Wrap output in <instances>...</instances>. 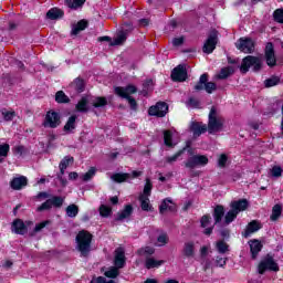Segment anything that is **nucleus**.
I'll list each match as a JSON object with an SVG mask.
<instances>
[{
    "mask_svg": "<svg viewBox=\"0 0 283 283\" xmlns=\"http://www.w3.org/2000/svg\"><path fill=\"white\" fill-rule=\"evenodd\" d=\"M71 87L81 94V92H85V81L81 77H77L73 81V83H71Z\"/></svg>",
    "mask_w": 283,
    "mask_h": 283,
    "instance_id": "31",
    "label": "nucleus"
},
{
    "mask_svg": "<svg viewBox=\"0 0 283 283\" xmlns=\"http://www.w3.org/2000/svg\"><path fill=\"white\" fill-rule=\"evenodd\" d=\"M216 264L217 266H224L227 264V259L222 256H217Z\"/></svg>",
    "mask_w": 283,
    "mask_h": 283,
    "instance_id": "64",
    "label": "nucleus"
},
{
    "mask_svg": "<svg viewBox=\"0 0 283 283\" xmlns=\"http://www.w3.org/2000/svg\"><path fill=\"white\" fill-rule=\"evenodd\" d=\"M271 174H272V177L273 178H280L282 176V167L280 166H274L272 169H271Z\"/></svg>",
    "mask_w": 283,
    "mask_h": 283,
    "instance_id": "56",
    "label": "nucleus"
},
{
    "mask_svg": "<svg viewBox=\"0 0 283 283\" xmlns=\"http://www.w3.org/2000/svg\"><path fill=\"white\" fill-rule=\"evenodd\" d=\"M157 241L159 242V247H165V244H167V243L169 242V237H167L166 233L160 234V235L157 238Z\"/></svg>",
    "mask_w": 283,
    "mask_h": 283,
    "instance_id": "58",
    "label": "nucleus"
},
{
    "mask_svg": "<svg viewBox=\"0 0 283 283\" xmlns=\"http://www.w3.org/2000/svg\"><path fill=\"white\" fill-rule=\"evenodd\" d=\"M74 129H76V115L69 117L66 124L64 125V132H66V134H72Z\"/></svg>",
    "mask_w": 283,
    "mask_h": 283,
    "instance_id": "30",
    "label": "nucleus"
},
{
    "mask_svg": "<svg viewBox=\"0 0 283 283\" xmlns=\"http://www.w3.org/2000/svg\"><path fill=\"white\" fill-rule=\"evenodd\" d=\"M92 233L86 230H82L76 235L77 251H80L83 258H87L90 255V251H92Z\"/></svg>",
    "mask_w": 283,
    "mask_h": 283,
    "instance_id": "1",
    "label": "nucleus"
},
{
    "mask_svg": "<svg viewBox=\"0 0 283 283\" xmlns=\"http://www.w3.org/2000/svg\"><path fill=\"white\" fill-rule=\"evenodd\" d=\"M224 125V118L218 114V109L212 106L209 113L208 120V132L209 134H218V132H222V127Z\"/></svg>",
    "mask_w": 283,
    "mask_h": 283,
    "instance_id": "2",
    "label": "nucleus"
},
{
    "mask_svg": "<svg viewBox=\"0 0 283 283\" xmlns=\"http://www.w3.org/2000/svg\"><path fill=\"white\" fill-rule=\"evenodd\" d=\"M55 101L60 104L70 103V97L65 95V92L57 91L55 94Z\"/></svg>",
    "mask_w": 283,
    "mask_h": 283,
    "instance_id": "40",
    "label": "nucleus"
},
{
    "mask_svg": "<svg viewBox=\"0 0 283 283\" xmlns=\"http://www.w3.org/2000/svg\"><path fill=\"white\" fill-rule=\"evenodd\" d=\"M120 268H116V266H111L105 273L104 275L106 277H111L112 280L116 279L118 275H120Z\"/></svg>",
    "mask_w": 283,
    "mask_h": 283,
    "instance_id": "37",
    "label": "nucleus"
},
{
    "mask_svg": "<svg viewBox=\"0 0 283 283\" xmlns=\"http://www.w3.org/2000/svg\"><path fill=\"white\" fill-rule=\"evenodd\" d=\"M128 178H132V175L127 172H117L112 176V180H114V182H125V180H128Z\"/></svg>",
    "mask_w": 283,
    "mask_h": 283,
    "instance_id": "36",
    "label": "nucleus"
},
{
    "mask_svg": "<svg viewBox=\"0 0 283 283\" xmlns=\"http://www.w3.org/2000/svg\"><path fill=\"white\" fill-rule=\"evenodd\" d=\"M138 255H154L156 253V250L151 247H145L137 251Z\"/></svg>",
    "mask_w": 283,
    "mask_h": 283,
    "instance_id": "47",
    "label": "nucleus"
},
{
    "mask_svg": "<svg viewBox=\"0 0 283 283\" xmlns=\"http://www.w3.org/2000/svg\"><path fill=\"white\" fill-rule=\"evenodd\" d=\"M253 70V72H260L262 70V57L248 55L242 60L240 72L241 74H247L249 70Z\"/></svg>",
    "mask_w": 283,
    "mask_h": 283,
    "instance_id": "4",
    "label": "nucleus"
},
{
    "mask_svg": "<svg viewBox=\"0 0 283 283\" xmlns=\"http://www.w3.org/2000/svg\"><path fill=\"white\" fill-rule=\"evenodd\" d=\"M127 29H124L117 33V36L114 39V41L111 42V45H123L127 41Z\"/></svg>",
    "mask_w": 283,
    "mask_h": 283,
    "instance_id": "26",
    "label": "nucleus"
},
{
    "mask_svg": "<svg viewBox=\"0 0 283 283\" xmlns=\"http://www.w3.org/2000/svg\"><path fill=\"white\" fill-rule=\"evenodd\" d=\"M9 151H10V145L8 144L0 145V158L8 157Z\"/></svg>",
    "mask_w": 283,
    "mask_h": 283,
    "instance_id": "55",
    "label": "nucleus"
},
{
    "mask_svg": "<svg viewBox=\"0 0 283 283\" xmlns=\"http://www.w3.org/2000/svg\"><path fill=\"white\" fill-rule=\"evenodd\" d=\"M208 81H209V74L203 73L200 76L197 85H195L196 92H200V91L205 90L207 92V94H213V92H216L218 90V85H216V83H213V82H208Z\"/></svg>",
    "mask_w": 283,
    "mask_h": 283,
    "instance_id": "5",
    "label": "nucleus"
},
{
    "mask_svg": "<svg viewBox=\"0 0 283 283\" xmlns=\"http://www.w3.org/2000/svg\"><path fill=\"white\" fill-rule=\"evenodd\" d=\"M66 216H69V218H76V216H78V206L76 205L67 206Z\"/></svg>",
    "mask_w": 283,
    "mask_h": 283,
    "instance_id": "42",
    "label": "nucleus"
},
{
    "mask_svg": "<svg viewBox=\"0 0 283 283\" xmlns=\"http://www.w3.org/2000/svg\"><path fill=\"white\" fill-rule=\"evenodd\" d=\"M132 213H134V208L132 205H127L120 212L117 213L116 220L118 222H123V220H127Z\"/></svg>",
    "mask_w": 283,
    "mask_h": 283,
    "instance_id": "23",
    "label": "nucleus"
},
{
    "mask_svg": "<svg viewBox=\"0 0 283 283\" xmlns=\"http://www.w3.org/2000/svg\"><path fill=\"white\" fill-rule=\"evenodd\" d=\"M231 210L240 213V211H247V209L249 208V201H247V199H240L238 201H232L230 203Z\"/></svg>",
    "mask_w": 283,
    "mask_h": 283,
    "instance_id": "18",
    "label": "nucleus"
},
{
    "mask_svg": "<svg viewBox=\"0 0 283 283\" xmlns=\"http://www.w3.org/2000/svg\"><path fill=\"white\" fill-rule=\"evenodd\" d=\"M10 187L14 189V191H19L23 189V187H28V178L23 176L15 177L11 180Z\"/></svg>",
    "mask_w": 283,
    "mask_h": 283,
    "instance_id": "17",
    "label": "nucleus"
},
{
    "mask_svg": "<svg viewBox=\"0 0 283 283\" xmlns=\"http://www.w3.org/2000/svg\"><path fill=\"white\" fill-rule=\"evenodd\" d=\"M235 45L244 54H251L255 51V42L251 38H240Z\"/></svg>",
    "mask_w": 283,
    "mask_h": 283,
    "instance_id": "9",
    "label": "nucleus"
},
{
    "mask_svg": "<svg viewBox=\"0 0 283 283\" xmlns=\"http://www.w3.org/2000/svg\"><path fill=\"white\" fill-rule=\"evenodd\" d=\"M265 61L269 67H275L277 65V60L275 57V50L273 49V43L269 42L265 46Z\"/></svg>",
    "mask_w": 283,
    "mask_h": 283,
    "instance_id": "14",
    "label": "nucleus"
},
{
    "mask_svg": "<svg viewBox=\"0 0 283 283\" xmlns=\"http://www.w3.org/2000/svg\"><path fill=\"white\" fill-rule=\"evenodd\" d=\"M139 202L143 211H151V203H149V197L140 195Z\"/></svg>",
    "mask_w": 283,
    "mask_h": 283,
    "instance_id": "33",
    "label": "nucleus"
},
{
    "mask_svg": "<svg viewBox=\"0 0 283 283\" xmlns=\"http://www.w3.org/2000/svg\"><path fill=\"white\" fill-rule=\"evenodd\" d=\"M85 3V0H66L67 8H72L76 10V8H81Z\"/></svg>",
    "mask_w": 283,
    "mask_h": 283,
    "instance_id": "45",
    "label": "nucleus"
},
{
    "mask_svg": "<svg viewBox=\"0 0 283 283\" xmlns=\"http://www.w3.org/2000/svg\"><path fill=\"white\" fill-rule=\"evenodd\" d=\"M260 229H262V227L260 226V222L253 220L248 224L245 231L243 232V237L249 238L251 233H255V231H260Z\"/></svg>",
    "mask_w": 283,
    "mask_h": 283,
    "instance_id": "24",
    "label": "nucleus"
},
{
    "mask_svg": "<svg viewBox=\"0 0 283 283\" xmlns=\"http://www.w3.org/2000/svg\"><path fill=\"white\" fill-rule=\"evenodd\" d=\"M188 107H198L200 102L193 97H190L187 102Z\"/></svg>",
    "mask_w": 283,
    "mask_h": 283,
    "instance_id": "62",
    "label": "nucleus"
},
{
    "mask_svg": "<svg viewBox=\"0 0 283 283\" xmlns=\"http://www.w3.org/2000/svg\"><path fill=\"white\" fill-rule=\"evenodd\" d=\"M280 84V77H271L265 80L264 85L265 87H275V85Z\"/></svg>",
    "mask_w": 283,
    "mask_h": 283,
    "instance_id": "53",
    "label": "nucleus"
},
{
    "mask_svg": "<svg viewBox=\"0 0 283 283\" xmlns=\"http://www.w3.org/2000/svg\"><path fill=\"white\" fill-rule=\"evenodd\" d=\"M280 216H282V206L281 205H275L272 208V214L270 217V220H272V222H275L276 220L280 219Z\"/></svg>",
    "mask_w": 283,
    "mask_h": 283,
    "instance_id": "35",
    "label": "nucleus"
},
{
    "mask_svg": "<svg viewBox=\"0 0 283 283\" xmlns=\"http://www.w3.org/2000/svg\"><path fill=\"white\" fill-rule=\"evenodd\" d=\"M153 185H151V180L146 179V185L144 187V192L142 193V196H147V198H149V196H151V189H153Z\"/></svg>",
    "mask_w": 283,
    "mask_h": 283,
    "instance_id": "52",
    "label": "nucleus"
},
{
    "mask_svg": "<svg viewBox=\"0 0 283 283\" xmlns=\"http://www.w3.org/2000/svg\"><path fill=\"white\" fill-rule=\"evenodd\" d=\"M85 28H87V21L86 20H81L75 25H73L71 34L73 36H76L78 34H81V32H83V30H85Z\"/></svg>",
    "mask_w": 283,
    "mask_h": 283,
    "instance_id": "28",
    "label": "nucleus"
},
{
    "mask_svg": "<svg viewBox=\"0 0 283 283\" xmlns=\"http://www.w3.org/2000/svg\"><path fill=\"white\" fill-rule=\"evenodd\" d=\"M94 176H96V168L92 167L86 174L82 176V179L84 180V182H88V180L94 178Z\"/></svg>",
    "mask_w": 283,
    "mask_h": 283,
    "instance_id": "50",
    "label": "nucleus"
},
{
    "mask_svg": "<svg viewBox=\"0 0 283 283\" xmlns=\"http://www.w3.org/2000/svg\"><path fill=\"white\" fill-rule=\"evenodd\" d=\"M99 214L102 216V218H107L112 214V208L105 206V205H102L99 207Z\"/></svg>",
    "mask_w": 283,
    "mask_h": 283,
    "instance_id": "51",
    "label": "nucleus"
},
{
    "mask_svg": "<svg viewBox=\"0 0 283 283\" xmlns=\"http://www.w3.org/2000/svg\"><path fill=\"white\" fill-rule=\"evenodd\" d=\"M190 130L193 134V138H198L207 132V125L200 123H192L190 126Z\"/></svg>",
    "mask_w": 283,
    "mask_h": 283,
    "instance_id": "20",
    "label": "nucleus"
},
{
    "mask_svg": "<svg viewBox=\"0 0 283 283\" xmlns=\"http://www.w3.org/2000/svg\"><path fill=\"white\" fill-rule=\"evenodd\" d=\"M185 43V38H175L172 40V45H175V48H179V45H182Z\"/></svg>",
    "mask_w": 283,
    "mask_h": 283,
    "instance_id": "63",
    "label": "nucleus"
},
{
    "mask_svg": "<svg viewBox=\"0 0 283 283\" xmlns=\"http://www.w3.org/2000/svg\"><path fill=\"white\" fill-rule=\"evenodd\" d=\"M171 78L177 83L187 81V69L185 65L179 64L177 67H175L171 72Z\"/></svg>",
    "mask_w": 283,
    "mask_h": 283,
    "instance_id": "13",
    "label": "nucleus"
},
{
    "mask_svg": "<svg viewBox=\"0 0 283 283\" xmlns=\"http://www.w3.org/2000/svg\"><path fill=\"white\" fill-rule=\"evenodd\" d=\"M171 140H172L171 130H164V143L166 147H174V144L171 143Z\"/></svg>",
    "mask_w": 283,
    "mask_h": 283,
    "instance_id": "46",
    "label": "nucleus"
},
{
    "mask_svg": "<svg viewBox=\"0 0 283 283\" xmlns=\"http://www.w3.org/2000/svg\"><path fill=\"white\" fill-rule=\"evenodd\" d=\"M87 103H90L87 97H82L81 101L76 104L75 109H77V112L85 114L90 109L87 108Z\"/></svg>",
    "mask_w": 283,
    "mask_h": 283,
    "instance_id": "34",
    "label": "nucleus"
},
{
    "mask_svg": "<svg viewBox=\"0 0 283 283\" xmlns=\"http://www.w3.org/2000/svg\"><path fill=\"white\" fill-rule=\"evenodd\" d=\"M46 224H50V221H42L41 223H38L35 226V228L33 229V232L31 233V237L36 235V233H39L40 231H43V229H45Z\"/></svg>",
    "mask_w": 283,
    "mask_h": 283,
    "instance_id": "48",
    "label": "nucleus"
},
{
    "mask_svg": "<svg viewBox=\"0 0 283 283\" xmlns=\"http://www.w3.org/2000/svg\"><path fill=\"white\" fill-rule=\"evenodd\" d=\"M181 254L188 260H191V258H196V243H193V241L186 242L181 250Z\"/></svg>",
    "mask_w": 283,
    "mask_h": 283,
    "instance_id": "15",
    "label": "nucleus"
},
{
    "mask_svg": "<svg viewBox=\"0 0 283 283\" xmlns=\"http://www.w3.org/2000/svg\"><path fill=\"white\" fill-rule=\"evenodd\" d=\"M216 45H218V31L213 30L203 44L202 50L205 54H211L216 50Z\"/></svg>",
    "mask_w": 283,
    "mask_h": 283,
    "instance_id": "10",
    "label": "nucleus"
},
{
    "mask_svg": "<svg viewBox=\"0 0 283 283\" xmlns=\"http://www.w3.org/2000/svg\"><path fill=\"white\" fill-rule=\"evenodd\" d=\"M64 14L65 13L63 12V10L59 8H52L46 12V19H50V21H56L59 19H63Z\"/></svg>",
    "mask_w": 283,
    "mask_h": 283,
    "instance_id": "22",
    "label": "nucleus"
},
{
    "mask_svg": "<svg viewBox=\"0 0 283 283\" xmlns=\"http://www.w3.org/2000/svg\"><path fill=\"white\" fill-rule=\"evenodd\" d=\"M169 112V105L165 102H157L156 105H153L148 109L149 116H156L157 118H165Z\"/></svg>",
    "mask_w": 283,
    "mask_h": 283,
    "instance_id": "8",
    "label": "nucleus"
},
{
    "mask_svg": "<svg viewBox=\"0 0 283 283\" xmlns=\"http://www.w3.org/2000/svg\"><path fill=\"white\" fill-rule=\"evenodd\" d=\"M175 210H176V203L169 198L164 199L161 205L159 206L160 213H165V211H175Z\"/></svg>",
    "mask_w": 283,
    "mask_h": 283,
    "instance_id": "21",
    "label": "nucleus"
},
{
    "mask_svg": "<svg viewBox=\"0 0 283 283\" xmlns=\"http://www.w3.org/2000/svg\"><path fill=\"white\" fill-rule=\"evenodd\" d=\"M125 262H126V259H125V249H123V248H117V249L115 250L114 265H115L117 269H124V268H125Z\"/></svg>",
    "mask_w": 283,
    "mask_h": 283,
    "instance_id": "16",
    "label": "nucleus"
},
{
    "mask_svg": "<svg viewBox=\"0 0 283 283\" xmlns=\"http://www.w3.org/2000/svg\"><path fill=\"white\" fill-rule=\"evenodd\" d=\"M74 163V157L65 156L59 165L60 174H65V169H67L69 165H72Z\"/></svg>",
    "mask_w": 283,
    "mask_h": 283,
    "instance_id": "32",
    "label": "nucleus"
},
{
    "mask_svg": "<svg viewBox=\"0 0 283 283\" xmlns=\"http://www.w3.org/2000/svg\"><path fill=\"white\" fill-rule=\"evenodd\" d=\"M1 115L3 117V120H6L8 123V122L14 119V116H17V113L14 111H8V109L3 108L1 111Z\"/></svg>",
    "mask_w": 283,
    "mask_h": 283,
    "instance_id": "41",
    "label": "nucleus"
},
{
    "mask_svg": "<svg viewBox=\"0 0 283 283\" xmlns=\"http://www.w3.org/2000/svg\"><path fill=\"white\" fill-rule=\"evenodd\" d=\"M90 283H116L114 280L107 281L103 276L94 277Z\"/></svg>",
    "mask_w": 283,
    "mask_h": 283,
    "instance_id": "60",
    "label": "nucleus"
},
{
    "mask_svg": "<svg viewBox=\"0 0 283 283\" xmlns=\"http://www.w3.org/2000/svg\"><path fill=\"white\" fill-rule=\"evenodd\" d=\"M51 201V206L55 207V209H61L63 207V202L65 199L63 197L54 196L53 198L49 199Z\"/></svg>",
    "mask_w": 283,
    "mask_h": 283,
    "instance_id": "39",
    "label": "nucleus"
},
{
    "mask_svg": "<svg viewBox=\"0 0 283 283\" xmlns=\"http://www.w3.org/2000/svg\"><path fill=\"white\" fill-rule=\"evenodd\" d=\"M249 245H250V252L252 255V260H256L258 259V254L260 253V251H262V242H260L259 240H251L249 241Z\"/></svg>",
    "mask_w": 283,
    "mask_h": 283,
    "instance_id": "19",
    "label": "nucleus"
},
{
    "mask_svg": "<svg viewBox=\"0 0 283 283\" xmlns=\"http://www.w3.org/2000/svg\"><path fill=\"white\" fill-rule=\"evenodd\" d=\"M228 160H229V157H227V155H224V154L220 155V157L218 159L219 167H227Z\"/></svg>",
    "mask_w": 283,
    "mask_h": 283,
    "instance_id": "61",
    "label": "nucleus"
},
{
    "mask_svg": "<svg viewBox=\"0 0 283 283\" xmlns=\"http://www.w3.org/2000/svg\"><path fill=\"white\" fill-rule=\"evenodd\" d=\"M30 224H32V221L23 222V220L21 219H15L11 224V231L17 235H25V233H28V227H30Z\"/></svg>",
    "mask_w": 283,
    "mask_h": 283,
    "instance_id": "11",
    "label": "nucleus"
},
{
    "mask_svg": "<svg viewBox=\"0 0 283 283\" xmlns=\"http://www.w3.org/2000/svg\"><path fill=\"white\" fill-rule=\"evenodd\" d=\"M92 105L93 107H105V105H107V98L105 97H95L93 101H92Z\"/></svg>",
    "mask_w": 283,
    "mask_h": 283,
    "instance_id": "43",
    "label": "nucleus"
},
{
    "mask_svg": "<svg viewBox=\"0 0 283 283\" xmlns=\"http://www.w3.org/2000/svg\"><path fill=\"white\" fill-rule=\"evenodd\" d=\"M209 158L205 155H195L192 157H189L188 160L185 163V167L187 169H196L198 165L205 166L208 165Z\"/></svg>",
    "mask_w": 283,
    "mask_h": 283,
    "instance_id": "12",
    "label": "nucleus"
},
{
    "mask_svg": "<svg viewBox=\"0 0 283 283\" xmlns=\"http://www.w3.org/2000/svg\"><path fill=\"white\" fill-rule=\"evenodd\" d=\"M200 222H201V227H202L203 229L207 228V227H209V224H210V222H211V216L206 214V216L201 217Z\"/></svg>",
    "mask_w": 283,
    "mask_h": 283,
    "instance_id": "59",
    "label": "nucleus"
},
{
    "mask_svg": "<svg viewBox=\"0 0 283 283\" xmlns=\"http://www.w3.org/2000/svg\"><path fill=\"white\" fill-rule=\"evenodd\" d=\"M212 216L214 219V224H220V222H222V218H224V207L217 206L213 210Z\"/></svg>",
    "mask_w": 283,
    "mask_h": 283,
    "instance_id": "27",
    "label": "nucleus"
},
{
    "mask_svg": "<svg viewBox=\"0 0 283 283\" xmlns=\"http://www.w3.org/2000/svg\"><path fill=\"white\" fill-rule=\"evenodd\" d=\"M136 92H138V88L133 84H129L125 87L123 86L115 87V94L120 98H126L128 101L130 109H136L138 107L136 99L132 97V94H136Z\"/></svg>",
    "mask_w": 283,
    "mask_h": 283,
    "instance_id": "3",
    "label": "nucleus"
},
{
    "mask_svg": "<svg viewBox=\"0 0 283 283\" xmlns=\"http://www.w3.org/2000/svg\"><path fill=\"white\" fill-rule=\"evenodd\" d=\"M238 218V212L232 210V208L226 213L224 224H231L233 220Z\"/></svg>",
    "mask_w": 283,
    "mask_h": 283,
    "instance_id": "38",
    "label": "nucleus"
},
{
    "mask_svg": "<svg viewBox=\"0 0 283 283\" xmlns=\"http://www.w3.org/2000/svg\"><path fill=\"white\" fill-rule=\"evenodd\" d=\"M273 19L276 23H282L283 24V8L276 9L273 12Z\"/></svg>",
    "mask_w": 283,
    "mask_h": 283,
    "instance_id": "49",
    "label": "nucleus"
},
{
    "mask_svg": "<svg viewBox=\"0 0 283 283\" xmlns=\"http://www.w3.org/2000/svg\"><path fill=\"white\" fill-rule=\"evenodd\" d=\"M42 125L49 129H56V127L61 125V114L54 111H49Z\"/></svg>",
    "mask_w": 283,
    "mask_h": 283,
    "instance_id": "7",
    "label": "nucleus"
},
{
    "mask_svg": "<svg viewBox=\"0 0 283 283\" xmlns=\"http://www.w3.org/2000/svg\"><path fill=\"white\" fill-rule=\"evenodd\" d=\"M217 250L220 253H227V251H229V244H227L224 241H218L217 242Z\"/></svg>",
    "mask_w": 283,
    "mask_h": 283,
    "instance_id": "54",
    "label": "nucleus"
},
{
    "mask_svg": "<svg viewBox=\"0 0 283 283\" xmlns=\"http://www.w3.org/2000/svg\"><path fill=\"white\" fill-rule=\"evenodd\" d=\"M186 149H187V147L177 151L174 156L166 157V163H168L169 165H171L172 163H176V160H178V158H180V156H182V154H185Z\"/></svg>",
    "mask_w": 283,
    "mask_h": 283,
    "instance_id": "44",
    "label": "nucleus"
},
{
    "mask_svg": "<svg viewBox=\"0 0 283 283\" xmlns=\"http://www.w3.org/2000/svg\"><path fill=\"white\" fill-rule=\"evenodd\" d=\"M234 73H235V69H233V66L223 67L221 69L219 74L216 75V78H218L219 81H224L226 78H229V76H231Z\"/></svg>",
    "mask_w": 283,
    "mask_h": 283,
    "instance_id": "25",
    "label": "nucleus"
},
{
    "mask_svg": "<svg viewBox=\"0 0 283 283\" xmlns=\"http://www.w3.org/2000/svg\"><path fill=\"white\" fill-rule=\"evenodd\" d=\"M165 264V260H156L154 258H146L145 266L146 269H158V266H163Z\"/></svg>",
    "mask_w": 283,
    "mask_h": 283,
    "instance_id": "29",
    "label": "nucleus"
},
{
    "mask_svg": "<svg viewBox=\"0 0 283 283\" xmlns=\"http://www.w3.org/2000/svg\"><path fill=\"white\" fill-rule=\"evenodd\" d=\"M259 273L260 275H264L266 271H280V266L275 262V260L271 256V254H268L259 264Z\"/></svg>",
    "mask_w": 283,
    "mask_h": 283,
    "instance_id": "6",
    "label": "nucleus"
},
{
    "mask_svg": "<svg viewBox=\"0 0 283 283\" xmlns=\"http://www.w3.org/2000/svg\"><path fill=\"white\" fill-rule=\"evenodd\" d=\"M51 208H52V201H50V199H48L40 207H38V211H49V209H51Z\"/></svg>",
    "mask_w": 283,
    "mask_h": 283,
    "instance_id": "57",
    "label": "nucleus"
}]
</instances>
